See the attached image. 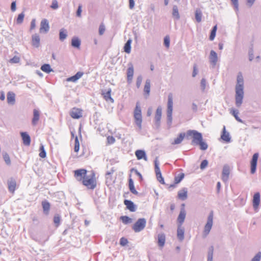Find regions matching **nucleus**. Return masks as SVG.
Segmentation results:
<instances>
[{"mask_svg":"<svg viewBox=\"0 0 261 261\" xmlns=\"http://www.w3.org/2000/svg\"><path fill=\"white\" fill-rule=\"evenodd\" d=\"M80 150V143L77 136H75L74 141V151L75 152H78Z\"/></svg>","mask_w":261,"mask_h":261,"instance_id":"41","label":"nucleus"},{"mask_svg":"<svg viewBox=\"0 0 261 261\" xmlns=\"http://www.w3.org/2000/svg\"><path fill=\"white\" fill-rule=\"evenodd\" d=\"M20 61V58L18 56H15L12 59H11L9 61L11 63H18Z\"/></svg>","mask_w":261,"mask_h":261,"instance_id":"52","label":"nucleus"},{"mask_svg":"<svg viewBox=\"0 0 261 261\" xmlns=\"http://www.w3.org/2000/svg\"><path fill=\"white\" fill-rule=\"evenodd\" d=\"M253 206L255 208H257L260 203V194L257 192L254 194L253 198Z\"/></svg>","mask_w":261,"mask_h":261,"instance_id":"16","label":"nucleus"},{"mask_svg":"<svg viewBox=\"0 0 261 261\" xmlns=\"http://www.w3.org/2000/svg\"><path fill=\"white\" fill-rule=\"evenodd\" d=\"M146 224V220L144 218L139 219L133 225L132 228L136 232H138L143 230Z\"/></svg>","mask_w":261,"mask_h":261,"instance_id":"4","label":"nucleus"},{"mask_svg":"<svg viewBox=\"0 0 261 261\" xmlns=\"http://www.w3.org/2000/svg\"><path fill=\"white\" fill-rule=\"evenodd\" d=\"M135 6L134 0H129V8L130 9H134Z\"/></svg>","mask_w":261,"mask_h":261,"instance_id":"62","label":"nucleus"},{"mask_svg":"<svg viewBox=\"0 0 261 261\" xmlns=\"http://www.w3.org/2000/svg\"><path fill=\"white\" fill-rule=\"evenodd\" d=\"M111 89H109L107 92L102 93L103 98L107 101H110L111 102H114V99L111 97Z\"/></svg>","mask_w":261,"mask_h":261,"instance_id":"28","label":"nucleus"},{"mask_svg":"<svg viewBox=\"0 0 261 261\" xmlns=\"http://www.w3.org/2000/svg\"><path fill=\"white\" fill-rule=\"evenodd\" d=\"M81 13H82V6L79 5L77 10V12H76V15L78 17H81Z\"/></svg>","mask_w":261,"mask_h":261,"instance_id":"63","label":"nucleus"},{"mask_svg":"<svg viewBox=\"0 0 261 261\" xmlns=\"http://www.w3.org/2000/svg\"><path fill=\"white\" fill-rule=\"evenodd\" d=\"M36 28V20L35 19H33L32 20L31 22V27L30 29L31 30L34 29Z\"/></svg>","mask_w":261,"mask_h":261,"instance_id":"61","label":"nucleus"},{"mask_svg":"<svg viewBox=\"0 0 261 261\" xmlns=\"http://www.w3.org/2000/svg\"><path fill=\"white\" fill-rule=\"evenodd\" d=\"M54 222L57 227L59 226L60 222V217L58 215L54 216Z\"/></svg>","mask_w":261,"mask_h":261,"instance_id":"51","label":"nucleus"},{"mask_svg":"<svg viewBox=\"0 0 261 261\" xmlns=\"http://www.w3.org/2000/svg\"><path fill=\"white\" fill-rule=\"evenodd\" d=\"M49 29L48 21L46 19L42 20L40 23V33H46Z\"/></svg>","mask_w":261,"mask_h":261,"instance_id":"11","label":"nucleus"},{"mask_svg":"<svg viewBox=\"0 0 261 261\" xmlns=\"http://www.w3.org/2000/svg\"><path fill=\"white\" fill-rule=\"evenodd\" d=\"M120 220L125 224L130 223L132 222V219L128 216H123L120 217Z\"/></svg>","mask_w":261,"mask_h":261,"instance_id":"38","label":"nucleus"},{"mask_svg":"<svg viewBox=\"0 0 261 261\" xmlns=\"http://www.w3.org/2000/svg\"><path fill=\"white\" fill-rule=\"evenodd\" d=\"M21 136L23 141V143L25 146H29L31 143V138L30 136L25 132L21 133Z\"/></svg>","mask_w":261,"mask_h":261,"instance_id":"14","label":"nucleus"},{"mask_svg":"<svg viewBox=\"0 0 261 261\" xmlns=\"http://www.w3.org/2000/svg\"><path fill=\"white\" fill-rule=\"evenodd\" d=\"M213 212L212 211L209 214V216L207 218V223L204 226L203 234L205 237H206L209 233L212 227L213 223Z\"/></svg>","mask_w":261,"mask_h":261,"instance_id":"5","label":"nucleus"},{"mask_svg":"<svg viewBox=\"0 0 261 261\" xmlns=\"http://www.w3.org/2000/svg\"><path fill=\"white\" fill-rule=\"evenodd\" d=\"M39 151V156L41 158H45L46 157V154L44 146L42 144H41L40 146Z\"/></svg>","mask_w":261,"mask_h":261,"instance_id":"44","label":"nucleus"},{"mask_svg":"<svg viewBox=\"0 0 261 261\" xmlns=\"http://www.w3.org/2000/svg\"><path fill=\"white\" fill-rule=\"evenodd\" d=\"M178 198L182 200H185L187 198V191L186 189H183L178 192Z\"/></svg>","mask_w":261,"mask_h":261,"instance_id":"29","label":"nucleus"},{"mask_svg":"<svg viewBox=\"0 0 261 261\" xmlns=\"http://www.w3.org/2000/svg\"><path fill=\"white\" fill-rule=\"evenodd\" d=\"M24 17V14H23V13L19 14L16 20L17 23L19 24L21 23L23 20Z\"/></svg>","mask_w":261,"mask_h":261,"instance_id":"50","label":"nucleus"},{"mask_svg":"<svg viewBox=\"0 0 261 261\" xmlns=\"http://www.w3.org/2000/svg\"><path fill=\"white\" fill-rule=\"evenodd\" d=\"M42 205L43 207V211L48 213L49 209H50V203L46 201H43L42 202Z\"/></svg>","mask_w":261,"mask_h":261,"instance_id":"36","label":"nucleus"},{"mask_svg":"<svg viewBox=\"0 0 261 261\" xmlns=\"http://www.w3.org/2000/svg\"><path fill=\"white\" fill-rule=\"evenodd\" d=\"M134 118L135 123L138 126V128L141 130L142 128V123L143 119L141 109L139 102L137 103L134 111Z\"/></svg>","mask_w":261,"mask_h":261,"instance_id":"3","label":"nucleus"},{"mask_svg":"<svg viewBox=\"0 0 261 261\" xmlns=\"http://www.w3.org/2000/svg\"><path fill=\"white\" fill-rule=\"evenodd\" d=\"M128 186L130 192L135 195H138V192L135 189L134 181L132 178H129L128 180Z\"/></svg>","mask_w":261,"mask_h":261,"instance_id":"31","label":"nucleus"},{"mask_svg":"<svg viewBox=\"0 0 261 261\" xmlns=\"http://www.w3.org/2000/svg\"><path fill=\"white\" fill-rule=\"evenodd\" d=\"M3 159L7 165H10L11 164V160L7 153H5L3 154Z\"/></svg>","mask_w":261,"mask_h":261,"instance_id":"47","label":"nucleus"},{"mask_svg":"<svg viewBox=\"0 0 261 261\" xmlns=\"http://www.w3.org/2000/svg\"><path fill=\"white\" fill-rule=\"evenodd\" d=\"M105 31V27L103 23L100 24L99 28V34L100 35H102L103 34L104 32Z\"/></svg>","mask_w":261,"mask_h":261,"instance_id":"54","label":"nucleus"},{"mask_svg":"<svg viewBox=\"0 0 261 261\" xmlns=\"http://www.w3.org/2000/svg\"><path fill=\"white\" fill-rule=\"evenodd\" d=\"M115 142V139L114 137L111 136H109L107 138V145H111L114 144Z\"/></svg>","mask_w":261,"mask_h":261,"instance_id":"46","label":"nucleus"},{"mask_svg":"<svg viewBox=\"0 0 261 261\" xmlns=\"http://www.w3.org/2000/svg\"><path fill=\"white\" fill-rule=\"evenodd\" d=\"M67 37L66 33L64 30H61L60 32V39L61 40H63Z\"/></svg>","mask_w":261,"mask_h":261,"instance_id":"53","label":"nucleus"},{"mask_svg":"<svg viewBox=\"0 0 261 261\" xmlns=\"http://www.w3.org/2000/svg\"><path fill=\"white\" fill-rule=\"evenodd\" d=\"M207 165H208V162L206 160H204L202 161V162L200 164V168L201 169H203L205 168L207 166Z\"/></svg>","mask_w":261,"mask_h":261,"instance_id":"59","label":"nucleus"},{"mask_svg":"<svg viewBox=\"0 0 261 261\" xmlns=\"http://www.w3.org/2000/svg\"><path fill=\"white\" fill-rule=\"evenodd\" d=\"M71 45L74 47L80 48L81 45L80 40L77 37H73L71 40Z\"/></svg>","mask_w":261,"mask_h":261,"instance_id":"34","label":"nucleus"},{"mask_svg":"<svg viewBox=\"0 0 261 261\" xmlns=\"http://www.w3.org/2000/svg\"><path fill=\"white\" fill-rule=\"evenodd\" d=\"M170 37L167 35L165 37L164 39V43L167 48H169L170 46Z\"/></svg>","mask_w":261,"mask_h":261,"instance_id":"48","label":"nucleus"},{"mask_svg":"<svg viewBox=\"0 0 261 261\" xmlns=\"http://www.w3.org/2000/svg\"><path fill=\"white\" fill-rule=\"evenodd\" d=\"M217 25H215L212 30L211 31V34H210V40L212 41L214 39L215 36H216V31H217Z\"/></svg>","mask_w":261,"mask_h":261,"instance_id":"43","label":"nucleus"},{"mask_svg":"<svg viewBox=\"0 0 261 261\" xmlns=\"http://www.w3.org/2000/svg\"><path fill=\"white\" fill-rule=\"evenodd\" d=\"M124 204L126 205V208L132 212H134L136 211V207L134 203L130 200H125L124 201Z\"/></svg>","mask_w":261,"mask_h":261,"instance_id":"17","label":"nucleus"},{"mask_svg":"<svg viewBox=\"0 0 261 261\" xmlns=\"http://www.w3.org/2000/svg\"><path fill=\"white\" fill-rule=\"evenodd\" d=\"M70 115L73 119H80L83 116V110L75 107L73 108L70 112Z\"/></svg>","mask_w":261,"mask_h":261,"instance_id":"7","label":"nucleus"},{"mask_svg":"<svg viewBox=\"0 0 261 261\" xmlns=\"http://www.w3.org/2000/svg\"><path fill=\"white\" fill-rule=\"evenodd\" d=\"M218 61V56L217 53L214 51L211 50L210 55V62L214 66L216 65Z\"/></svg>","mask_w":261,"mask_h":261,"instance_id":"15","label":"nucleus"},{"mask_svg":"<svg viewBox=\"0 0 261 261\" xmlns=\"http://www.w3.org/2000/svg\"><path fill=\"white\" fill-rule=\"evenodd\" d=\"M132 42V41L131 39H128L124 45V50L127 54H129L130 53Z\"/></svg>","mask_w":261,"mask_h":261,"instance_id":"33","label":"nucleus"},{"mask_svg":"<svg viewBox=\"0 0 261 261\" xmlns=\"http://www.w3.org/2000/svg\"><path fill=\"white\" fill-rule=\"evenodd\" d=\"M230 173L229 167L226 165L224 166L222 171V179L223 180H227Z\"/></svg>","mask_w":261,"mask_h":261,"instance_id":"22","label":"nucleus"},{"mask_svg":"<svg viewBox=\"0 0 261 261\" xmlns=\"http://www.w3.org/2000/svg\"><path fill=\"white\" fill-rule=\"evenodd\" d=\"M135 155L138 160H140L144 159L145 161H147V157L144 151L142 150H137L135 152Z\"/></svg>","mask_w":261,"mask_h":261,"instance_id":"20","label":"nucleus"},{"mask_svg":"<svg viewBox=\"0 0 261 261\" xmlns=\"http://www.w3.org/2000/svg\"><path fill=\"white\" fill-rule=\"evenodd\" d=\"M244 79L241 72L239 73L237 76V84L236 86V105L237 107H240L243 102L244 96L243 91Z\"/></svg>","mask_w":261,"mask_h":261,"instance_id":"2","label":"nucleus"},{"mask_svg":"<svg viewBox=\"0 0 261 261\" xmlns=\"http://www.w3.org/2000/svg\"><path fill=\"white\" fill-rule=\"evenodd\" d=\"M150 82L149 80H147L145 82V84L144 88V92L145 94L148 96L150 93Z\"/></svg>","mask_w":261,"mask_h":261,"instance_id":"35","label":"nucleus"},{"mask_svg":"<svg viewBox=\"0 0 261 261\" xmlns=\"http://www.w3.org/2000/svg\"><path fill=\"white\" fill-rule=\"evenodd\" d=\"M197 74V69L196 65H195L193 67V72L192 74V76L195 77Z\"/></svg>","mask_w":261,"mask_h":261,"instance_id":"64","label":"nucleus"},{"mask_svg":"<svg viewBox=\"0 0 261 261\" xmlns=\"http://www.w3.org/2000/svg\"><path fill=\"white\" fill-rule=\"evenodd\" d=\"M8 189L10 192L14 193L16 187V182L13 179H11L8 182Z\"/></svg>","mask_w":261,"mask_h":261,"instance_id":"18","label":"nucleus"},{"mask_svg":"<svg viewBox=\"0 0 261 261\" xmlns=\"http://www.w3.org/2000/svg\"><path fill=\"white\" fill-rule=\"evenodd\" d=\"M155 172L156 174V176L158 180L162 184H165L164 179L162 175V173L160 168L159 167L158 164L156 161L155 162Z\"/></svg>","mask_w":261,"mask_h":261,"instance_id":"10","label":"nucleus"},{"mask_svg":"<svg viewBox=\"0 0 261 261\" xmlns=\"http://www.w3.org/2000/svg\"><path fill=\"white\" fill-rule=\"evenodd\" d=\"M185 174L182 173L179 174L177 176H176L174 178V184H177L179 183L184 178Z\"/></svg>","mask_w":261,"mask_h":261,"instance_id":"39","label":"nucleus"},{"mask_svg":"<svg viewBox=\"0 0 261 261\" xmlns=\"http://www.w3.org/2000/svg\"><path fill=\"white\" fill-rule=\"evenodd\" d=\"M201 150H204L207 148V145L206 143L202 141V140L198 143Z\"/></svg>","mask_w":261,"mask_h":261,"instance_id":"49","label":"nucleus"},{"mask_svg":"<svg viewBox=\"0 0 261 261\" xmlns=\"http://www.w3.org/2000/svg\"><path fill=\"white\" fill-rule=\"evenodd\" d=\"M233 5L234 6V9L236 11L239 10V3L238 0H231Z\"/></svg>","mask_w":261,"mask_h":261,"instance_id":"57","label":"nucleus"},{"mask_svg":"<svg viewBox=\"0 0 261 261\" xmlns=\"http://www.w3.org/2000/svg\"><path fill=\"white\" fill-rule=\"evenodd\" d=\"M173 110V95L172 93H170L168 97L167 110V114L168 120L170 122L172 121V115Z\"/></svg>","mask_w":261,"mask_h":261,"instance_id":"6","label":"nucleus"},{"mask_svg":"<svg viewBox=\"0 0 261 261\" xmlns=\"http://www.w3.org/2000/svg\"><path fill=\"white\" fill-rule=\"evenodd\" d=\"M41 69L43 71L46 72V73H49L50 72H51L52 71L50 66L49 64H47L43 65L41 67Z\"/></svg>","mask_w":261,"mask_h":261,"instance_id":"37","label":"nucleus"},{"mask_svg":"<svg viewBox=\"0 0 261 261\" xmlns=\"http://www.w3.org/2000/svg\"><path fill=\"white\" fill-rule=\"evenodd\" d=\"M202 13L199 10H196L195 12V18L198 22L201 21Z\"/></svg>","mask_w":261,"mask_h":261,"instance_id":"45","label":"nucleus"},{"mask_svg":"<svg viewBox=\"0 0 261 261\" xmlns=\"http://www.w3.org/2000/svg\"><path fill=\"white\" fill-rule=\"evenodd\" d=\"M186 136L185 133H180L171 143L172 145H177L181 143Z\"/></svg>","mask_w":261,"mask_h":261,"instance_id":"24","label":"nucleus"},{"mask_svg":"<svg viewBox=\"0 0 261 261\" xmlns=\"http://www.w3.org/2000/svg\"><path fill=\"white\" fill-rule=\"evenodd\" d=\"M40 44V37L36 34L32 36V45L35 47H38Z\"/></svg>","mask_w":261,"mask_h":261,"instance_id":"32","label":"nucleus"},{"mask_svg":"<svg viewBox=\"0 0 261 261\" xmlns=\"http://www.w3.org/2000/svg\"><path fill=\"white\" fill-rule=\"evenodd\" d=\"M231 114L235 117L236 119L240 122H243L242 120L238 117V115L239 112L238 110L235 109H231L230 110Z\"/></svg>","mask_w":261,"mask_h":261,"instance_id":"40","label":"nucleus"},{"mask_svg":"<svg viewBox=\"0 0 261 261\" xmlns=\"http://www.w3.org/2000/svg\"><path fill=\"white\" fill-rule=\"evenodd\" d=\"M186 216V210L184 208H181L179 214L177 218V222L178 225H182L184 223Z\"/></svg>","mask_w":261,"mask_h":261,"instance_id":"12","label":"nucleus"},{"mask_svg":"<svg viewBox=\"0 0 261 261\" xmlns=\"http://www.w3.org/2000/svg\"><path fill=\"white\" fill-rule=\"evenodd\" d=\"M177 236L180 241H182L184 238V229L181 225H178L177 230Z\"/></svg>","mask_w":261,"mask_h":261,"instance_id":"27","label":"nucleus"},{"mask_svg":"<svg viewBox=\"0 0 261 261\" xmlns=\"http://www.w3.org/2000/svg\"><path fill=\"white\" fill-rule=\"evenodd\" d=\"M258 158V153H254L252 156V158L250 161V172L251 174H254L256 172Z\"/></svg>","mask_w":261,"mask_h":261,"instance_id":"8","label":"nucleus"},{"mask_svg":"<svg viewBox=\"0 0 261 261\" xmlns=\"http://www.w3.org/2000/svg\"><path fill=\"white\" fill-rule=\"evenodd\" d=\"M173 16L177 19L179 18V14L178 13V8L176 6H173V12H172Z\"/></svg>","mask_w":261,"mask_h":261,"instance_id":"42","label":"nucleus"},{"mask_svg":"<svg viewBox=\"0 0 261 261\" xmlns=\"http://www.w3.org/2000/svg\"><path fill=\"white\" fill-rule=\"evenodd\" d=\"M261 258V253L258 252L251 260V261H259Z\"/></svg>","mask_w":261,"mask_h":261,"instance_id":"58","label":"nucleus"},{"mask_svg":"<svg viewBox=\"0 0 261 261\" xmlns=\"http://www.w3.org/2000/svg\"><path fill=\"white\" fill-rule=\"evenodd\" d=\"M162 117V108L161 107H158L156 110L155 115V123L159 125L160 120L161 119Z\"/></svg>","mask_w":261,"mask_h":261,"instance_id":"23","label":"nucleus"},{"mask_svg":"<svg viewBox=\"0 0 261 261\" xmlns=\"http://www.w3.org/2000/svg\"><path fill=\"white\" fill-rule=\"evenodd\" d=\"M39 117H40L39 111L37 109H34L33 110V118L32 121V124L34 125H36V124L37 123L38 121L39 120Z\"/></svg>","mask_w":261,"mask_h":261,"instance_id":"21","label":"nucleus"},{"mask_svg":"<svg viewBox=\"0 0 261 261\" xmlns=\"http://www.w3.org/2000/svg\"><path fill=\"white\" fill-rule=\"evenodd\" d=\"M50 7L53 9H57L58 8V2L56 0H54Z\"/></svg>","mask_w":261,"mask_h":261,"instance_id":"60","label":"nucleus"},{"mask_svg":"<svg viewBox=\"0 0 261 261\" xmlns=\"http://www.w3.org/2000/svg\"><path fill=\"white\" fill-rule=\"evenodd\" d=\"M142 81V77L141 76H138L136 81V86L138 88H140L141 86V83Z\"/></svg>","mask_w":261,"mask_h":261,"instance_id":"56","label":"nucleus"},{"mask_svg":"<svg viewBox=\"0 0 261 261\" xmlns=\"http://www.w3.org/2000/svg\"><path fill=\"white\" fill-rule=\"evenodd\" d=\"M166 240L165 235L164 233L158 236V244L160 247L162 248L165 245Z\"/></svg>","mask_w":261,"mask_h":261,"instance_id":"19","label":"nucleus"},{"mask_svg":"<svg viewBox=\"0 0 261 261\" xmlns=\"http://www.w3.org/2000/svg\"><path fill=\"white\" fill-rule=\"evenodd\" d=\"M128 243L127 240L125 238H121L120 240V244L121 246H125Z\"/></svg>","mask_w":261,"mask_h":261,"instance_id":"55","label":"nucleus"},{"mask_svg":"<svg viewBox=\"0 0 261 261\" xmlns=\"http://www.w3.org/2000/svg\"><path fill=\"white\" fill-rule=\"evenodd\" d=\"M221 138L223 141H224L226 142H229L230 140V138L229 137V133L226 131L225 126H224V127H223L222 133L221 136Z\"/></svg>","mask_w":261,"mask_h":261,"instance_id":"26","label":"nucleus"},{"mask_svg":"<svg viewBox=\"0 0 261 261\" xmlns=\"http://www.w3.org/2000/svg\"><path fill=\"white\" fill-rule=\"evenodd\" d=\"M15 101V95L12 92H9L7 94V101L9 103L14 104Z\"/></svg>","mask_w":261,"mask_h":261,"instance_id":"30","label":"nucleus"},{"mask_svg":"<svg viewBox=\"0 0 261 261\" xmlns=\"http://www.w3.org/2000/svg\"><path fill=\"white\" fill-rule=\"evenodd\" d=\"M83 75V72H77L74 75L72 76L67 79L68 82H75L77 80L80 79Z\"/></svg>","mask_w":261,"mask_h":261,"instance_id":"25","label":"nucleus"},{"mask_svg":"<svg viewBox=\"0 0 261 261\" xmlns=\"http://www.w3.org/2000/svg\"><path fill=\"white\" fill-rule=\"evenodd\" d=\"M134 67L132 64H130L127 70V80L130 83L132 82L133 75H134Z\"/></svg>","mask_w":261,"mask_h":261,"instance_id":"13","label":"nucleus"},{"mask_svg":"<svg viewBox=\"0 0 261 261\" xmlns=\"http://www.w3.org/2000/svg\"><path fill=\"white\" fill-rule=\"evenodd\" d=\"M74 177L76 180L81 182L87 189L93 190L97 187V178L94 172L88 174L85 169H80L73 171Z\"/></svg>","mask_w":261,"mask_h":261,"instance_id":"1","label":"nucleus"},{"mask_svg":"<svg viewBox=\"0 0 261 261\" xmlns=\"http://www.w3.org/2000/svg\"><path fill=\"white\" fill-rule=\"evenodd\" d=\"M188 134L192 136L194 142L198 143L202 140L201 134L196 130H189L188 132Z\"/></svg>","mask_w":261,"mask_h":261,"instance_id":"9","label":"nucleus"}]
</instances>
